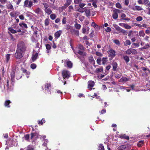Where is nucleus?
Instances as JSON below:
<instances>
[{
    "label": "nucleus",
    "mask_w": 150,
    "mask_h": 150,
    "mask_svg": "<svg viewBox=\"0 0 150 150\" xmlns=\"http://www.w3.org/2000/svg\"><path fill=\"white\" fill-rule=\"evenodd\" d=\"M25 50V45L23 42H20L18 45V48L15 55L18 59L21 58L23 57V52Z\"/></svg>",
    "instance_id": "obj_1"
},
{
    "label": "nucleus",
    "mask_w": 150,
    "mask_h": 150,
    "mask_svg": "<svg viewBox=\"0 0 150 150\" xmlns=\"http://www.w3.org/2000/svg\"><path fill=\"white\" fill-rule=\"evenodd\" d=\"M62 62H64V66L67 67L68 68H71L72 66V63L68 60H64V61L62 60Z\"/></svg>",
    "instance_id": "obj_2"
},
{
    "label": "nucleus",
    "mask_w": 150,
    "mask_h": 150,
    "mask_svg": "<svg viewBox=\"0 0 150 150\" xmlns=\"http://www.w3.org/2000/svg\"><path fill=\"white\" fill-rule=\"evenodd\" d=\"M126 53L127 54H137V52L136 50L133 48L128 49L126 51Z\"/></svg>",
    "instance_id": "obj_3"
},
{
    "label": "nucleus",
    "mask_w": 150,
    "mask_h": 150,
    "mask_svg": "<svg viewBox=\"0 0 150 150\" xmlns=\"http://www.w3.org/2000/svg\"><path fill=\"white\" fill-rule=\"evenodd\" d=\"M70 72L67 70H64L62 72V75L64 79L69 78L70 76Z\"/></svg>",
    "instance_id": "obj_4"
},
{
    "label": "nucleus",
    "mask_w": 150,
    "mask_h": 150,
    "mask_svg": "<svg viewBox=\"0 0 150 150\" xmlns=\"http://www.w3.org/2000/svg\"><path fill=\"white\" fill-rule=\"evenodd\" d=\"M33 5V3L31 1H29L28 0L25 1L24 4V6L30 8Z\"/></svg>",
    "instance_id": "obj_5"
},
{
    "label": "nucleus",
    "mask_w": 150,
    "mask_h": 150,
    "mask_svg": "<svg viewBox=\"0 0 150 150\" xmlns=\"http://www.w3.org/2000/svg\"><path fill=\"white\" fill-rule=\"evenodd\" d=\"M114 13L112 15L113 18L114 19H116L118 18V13L120 12V10L115 9L113 10Z\"/></svg>",
    "instance_id": "obj_6"
},
{
    "label": "nucleus",
    "mask_w": 150,
    "mask_h": 150,
    "mask_svg": "<svg viewBox=\"0 0 150 150\" xmlns=\"http://www.w3.org/2000/svg\"><path fill=\"white\" fill-rule=\"evenodd\" d=\"M39 137L38 134L37 133H32L31 134V139L33 141L36 140Z\"/></svg>",
    "instance_id": "obj_7"
},
{
    "label": "nucleus",
    "mask_w": 150,
    "mask_h": 150,
    "mask_svg": "<svg viewBox=\"0 0 150 150\" xmlns=\"http://www.w3.org/2000/svg\"><path fill=\"white\" fill-rule=\"evenodd\" d=\"M71 34L73 35L79 36V31L78 30H76L74 28L72 29L70 31Z\"/></svg>",
    "instance_id": "obj_8"
},
{
    "label": "nucleus",
    "mask_w": 150,
    "mask_h": 150,
    "mask_svg": "<svg viewBox=\"0 0 150 150\" xmlns=\"http://www.w3.org/2000/svg\"><path fill=\"white\" fill-rule=\"evenodd\" d=\"M90 28L89 27L87 26H83L82 29V33L85 34H88L89 33V31Z\"/></svg>",
    "instance_id": "obj_9"
},
{
    "label": "nucleus",
    "mask_w": 150,
    "mask_h": 150,
    "mask_svg": "<svg viewBox=\"0 0 150 150\" xmlns=\"http://www.w3.org/2000/svg\"><path fill=\"white\" fill-rule=\"evenodd\" d=\"M136 35H138V32L136 31H133L132 30L129 31L128 35V36L131 37L135 36Z\"/></svg>",
    "instance_id": "obj_10"
},
{
    "label": "nucleus",
    "mask_w": 150,
    "mask_h": 150,
    "mask_svg": "<svg viewBox=\"0 0 150 150\" xmlns=\"http://www.w3.org/2000/svg\"><path fill=\"white\" fill-rule=\"evenodd\" d=\"M66 2L64 6L62 7V9H64L71 4L72 0H66Z\"/></svg>",
    "instance_id": "obj_11"
},
{
    "label": "nucleus",
    "mask_w": 150,
    "mask_h": 150,
    "mask_svg": "<svg viewBox=\"0 0 150 150\" xmlns=\"http://www.w3.org/2000/svg\"><path fill=\"white\" fill-rule=\"evenodd\" d=\"M108 53L111 56V57H114L115 55V50L112 49H111L109 51Z\"/></svg>",
    "instance_id": "obj_12"
},
{
    "label": "nucleus",
    "mask_w": 150,
    "mask_h": 150,
    "mask_svg": "<svg viewBox=\"0 0 150 150\" xmlns=\"http://www.w3.org/2000/svg\"><path fill=\"white\" fill-rule=\"evenodd\" d=\"M62 33V31L61 30H59L56 32L54 34L55 38L56 39L58 38L61 35Z\"/></svg>",
    "instance_id": "obj_13"
},
{
    "label": "nucleus",
    "mask_w": 150,
    "mask_h": 150,
    "mask_svg": "<svg viewBox=\"0 0 150 150\" xmlns=\"http://www.w3.org/2000/svg\"><path fill=\"white\" fill-rule=\"evenodd\" d=\"M94 82L92 81H90L88 82V88H89L90 89H92V87L94 86Z\"/></svg>",
    "instance_id": "obj_14"
},
{
    "label": "nucleus",
    "mask_w": 150,
    "mask_h": 150,
    "mask_svg": "<svg viewBox=\"0 0 150 150\" xmlns=\"http://www.w3.org/2000/svg\"><path fill=\"white\" fill-rule=\"evenodd\" d=\"M78 54L81 56L83 57H85L86 56V53L84 52L83 51H81L80 50H79L77 52Z\"/></svg>",
    "instance_id": "obj_15"
},
{
    "label": "nucleus",
    "mask_w": 150,
    "mask_h": 150,
    "mask_svg": "<svg viewBox=\"0 0 150 150\" xmlns=\"http://www.w3.org/2000/svg\"><path fill=\"white\" fill-rule=\"evenodd\" d=\"M129 79L125 77H122L120 79V81L121 82H126L129 80Z\"/></svg>",
    "instance_id": "obj_16"
},
{
    "label": "nucleus",
    "mask_w": 150,
    "mask_h": 150,
    "mask_svg": "<svg viewBox=\"0 0 150 150\" xmlns=\"http://www.w3.org/2000/svg\"><path fill=\"white\" fill-rule=\"evenodd\" d=\"M15 71L14 70H13L11 74V80L13 81L15 77Z\"/></svg>",
    "instance_id": "obj_17"
},
{
    "label": "nucleus",
    "mask_w": 150,
    "mask_h": 150,
    "mask_svg": "<svg viewBox=\"0 0 150 150\" xmlns=\"http://www.w3.org/2000/svg\"><path fill=\"white\" fill-rule=\"evenodd\" d=\"M127 146L126 145L121 146L118 147V150H125L127 148Z\"/></svg>",
    "instance_id": "obj_18"
},
{
    "label": "nucleus",
    "mask_w": 150,
    "mask_h": 150,
    "mask_svg": "<svg viewBox=\"0 0 150 150\" xmlns=\"http://www.w3.org/2000/svg\"><path fill=\"white\" fill-rule=\"evenodd\" d=\"M38 55L37 53H36L35 54H33L32 57V59L33 62H34L37 58Z\"/></svg>",
    "instance_id": "obj_19"
},
{
    "label": "nucleus",
    "mask_w": 150,
    "mask_h": 150,
    "mask_svg": "<svg viewBox=\"0 0 150 150\" xmlns=\"http://www.w3.org/2000/svg\"><path fill=\"white\" fill-rule=\"evenodd\" d=\"M85 13L86 14V16L87 17H88L90 16V9H85Z\"/></svg>",
    "instance_id": "obj_20"
},
{
    "label": "nucleus",
    "mask_w": 150,
    "mask_h": 150,
    "mask_svg": "<svg viewBox=\"0 0 150 150\" xmlns=\"http://www.w3.org/2000/svg\"><path fill=\"white\" fill-rule=\"evenodd\" d=\"M103 68L102 67H100V68H97L95 71V72L96 73H99L103 72Z\"/></svg>",
    "instance_id": "obj_21"
},
{
    "label": "nucleus",
    "mask_w": 150,
    "mask_h": 150,
    "mask_svg": "<svg viewBox=\"0 0 150 150\" xmlns=\"http://www.w3.org/2000/svg\"><path fill=\"white\" fill-rule=\"evenodd\" d=\"M112 65L113 66V70L114 71H115L117 67V63L116 62H114L112 64Z\"/></svg>",
    "instance_id": "obj_22"
},
{
    "label": "nucleus",
    "mask_w": 150,
    "mask_h": 150,
    "mask_svg": "<svg viewBox=\"0 0 150 150\" xmlns=\"http://www.w3.org/2000/svg\"><path fill=\"white\" fill-rule=\"evenodd\" d=\"M11 103V101L9 100H6L4 103V105L5 107H7L8 108H9L10 106L9 105Z\"/></svg>",
    "instance_id": "obj_23"
},
{
    "label": "nucleus",
    "mask_w": 150,
    "mask_h": 150,
    "mask_svg": "<svg viewBox=\"0 0 150 150\" xmlns=\"http://www.w3.org/2000/svg\"><path fill=\"white\" fill-rule=\"evenodd\" d=\"M19 25L21 27L23 28H28V26L27 25L24 23H20Z\"/></svg>",
    "instance_id": "obj_24"
},
{
    "label": "nucleus",
    "mask_w": 150,
    "mask_h": 150,
    "mask_svg": "<svg viewBox=\"0 0 150 150\" xmlns=\"http://www.w3.org/2000/svg\"><path fill=\"white\" fill-rule=\"evenodd\" d=\"M45 11L48 15H50L52 13L51 10L49 8L45 9Z\"/></svg>",
    "instance_id": "obj_25"
},
{
    "label": "nucleus",
    "mask_w": 150,
    "mask_h": 150,
    "mask_svg": "<svg viewBox=\"0 0 150 150\" xmlns=\"http://www.w3.org/2000/svg\"><path fill=\"white\" fill-rule=\"evenodd\" d=\"M89 59L90 62H91L93 64H94L95 62L94 60L93 56H91L89 58Z\"/></svg>",
    "instance_id": "obj_26"
},
{
    "label": "nucleus",
    "mask_w": 150,
    "mask_h": 150,
    "mask_svg": "<svg viewBox=\"0 0 150 150\" xmlns=\"http://www.w3.org/2000/svg\"><path fill=\"white\" fill-rule=\"evenodd\" d=\"M130 44V41L128 40H126L124 43V45L125 46H127L128 45H129Z\"/></svg>",
    "instance_id": "obj_27"
},
{
    "label": "nucleus",
    "mask_w": 150,
    "mask_h": 150,
    "mask_svg": "<svg viewBox=\"0 0 150 150\" xmlns=\"http://www.w3.org/2000/svg\"><path fill=\"white\" fill-rule=\"evenodd\" d=\"M8 30L11 33H16L17 32L16 31L13 29L11 28H8Z\"/></svg>",
    "instance_id": "obj_28"
},
{
    "label": "nucleus",
    "mask_w": 150,
    "mask_h": 150,
    "mask_svg": "<svg viewBox=\"0 0 150 150\" xmlns=\"http://www.w3.org/2000/svg\"><path fill=\"white\" fill-rule=\"evenodd\" d=\"M133 9L134 10H137L138 11H141L142 10V7H141L140 6H136L135 9L134 8Z\"/></svg>",
    "instance_id": "obj_29"
},
{
    "label": "nucleus",
    "mask_w": 150,
    "mask_h": 150,
    "mask_svg": "<svg viewBox=\"0 0 150 150\" xmlns=\"http://www.w3.org/2000/svg\"><path fill=\"white\" fill-rule=\"evenodd\" d=\"M74 27L76 29L79 30L81 28V26L80 24H78L76 22L74 24Z\"/></svg>",
    "instance_id": "obj_30"
},
{
    "label": "nucleus",
    "mask_w": 150,
    "mask_h": 150,
    "mask_svg": "<svg viewBox=\"0 0 150 150\" xmlns=\"http://www.w3.org/2000/svg\"><path fill=\"white\" fill-rule=\"evenodd\" d=\"M119 31H120V32L122 33H123L124 34H125V35L127 34V31L124 29H123L121 28H120L119 30Z\"/></svg>",
    "instance_id": "obj_31"
},
{
    "label": "nucleus",
    "mask_w": 150,
    "mask_h": 150,
    "mask_svg": "<svg viewBox=\"0 0 150 150\" xmlns=\"http://www.w3.org/2000/svg\"><path fill=\"white\" fill-rule=\"evenodd\" d=\"M66 29L67 30H70V32L73 28L70 25L67 24L66 25Z\"/></svg>",
    "instance_id": "obj_32"
},
{
    "label": "nucleus",
    "mask_w": 150,
    "mask_h": 150,
    "mask_svg": "<svg viewBox=\"0 0 150 150\" xmlns=\"http://www.w3.org/2000/svg\"><path fill=\"white\" fill-rule=\"evenodd\" d=\"M35 12L37 14L41 13L42 12V11L39 8H38L36 9L35 11Z\"/></svg>",
    "instance_id": "obj_33"
},
{
    "label": "nucleus",
    "mask_w": 150,
    "mask_h": 150,
    "mask_svg": "<svg viewBox=\"0 0 150 150\" xmlns=\"http://www.w3.org/2000/svg\"><path fill=\"white\" fill-rule=\"evenodd\" d=\"M78 48L81 51H84L85 49L84 47L82 45L80 44H79V45L78 46Z\"/></svg>",
    "instance_id": "obj_34"
},
{
    "label": "nucleus",
    "mask_w": 150,
    "mask_h": 150,
    "mask_svg": "<svg viewBox=\"0 0 150 150\" xmlns=\"http://www.w3.org/2000/svg\"><path fill=\"white\" fill-rule=\"evenodd\" d=\"M139 35L140 37H144L145 35V34L143 30H141L139 32Z\"/></svg>",
    "instance_id": "obj_35"
},
{
    "label": "nucleus",
    "mask_w": 150,
    "mask_h": 150,
    "mask_svg": "<svg viewBox=\"0 0 150 150\" xmlns=\"http://www.w3.org/2000/svg\"><path fill=\"white\" fill-rule=\"evenodd\" d=\"M68 12H70L72 11L74 9V7L72 5H70L68 7Z\"/></svg>",
    "instance_id": "obj_36"
},
{
    "label": "nucleus",
    "mask_w": 150,
    "mask_h": 150,
    "mask_svg": "<svg viewBox=\"0 0 150 150\" xmlns=\"http://www.w3.org/2000/svg\"><path fill=\"white\" fill-rule=\"evenodd\" d=\"M124 59L127 63H128L129 61V57L128 56H125L123 57Z\"/></svg>",
    "instance_id": "obj_37"
},
{
    "label": "nucleus",
    "mask_w": 150,
    "mask_h": 150,
    "mask_svg": "<svg viewBox=\"0 0 150 150\" xmlns=\"http://www.w3.org/2000/svg\"><path fill=\"white\" fill-rule=\"evenodd\" d=\"M144 143L143 141H140L137 144V146L139 147H140L142 146Z\"/></svg>",
    "instance_id": "obj_38"
},
{
    "label": "nucleus",
    "mask_w": 150,
    "mask_h": 150,
    "mask_svg": "<svg viewBox=\"0 0 150 150\" xmlns=\"http://www.w3.org/2000/svg\"><path fill=\"white\" fill-rule=\"evenodd\" d=\"M56 17V16L55 14H52L50 15V18L52 20L54 19Z\"/></svg>",
    "instance_id": "obj_39"
},
{
    "label": "nucleus",
    "mask_w": 150,
    "mask_h": 150,
    "mask_svg": "<svg viewBox=\"0 0 150 150\" xmlns=\"http://www.w3.org/2000/svg\"><path fill=\"white\" fill-rule=\"evenodd\" d=\"M10 54H7L6 56V61L7 62H8L10 59Z\"/></svg>",
    "instance_id": "obj_40"
},
{
    "label": "nucleus",
    "mask_w": 150,
    "mask_h": 150,
    "mask_svg": "<svg viewBox=\"0 0 150 150\" xmlns=\"http://www.w3.org/2000/svg\"><path fill=\"white\" fill-rule=\"evenodd\" d=\"M50 87V83H47L45 85V90H48Z\"/></svg>",
    "instance_id": "obj_41"
},
{
    "label": "nucleus",
    "mask_w": 150,
    "mask_h": 150,
    "mask_svg": "<svg viewBox=\"0 0 150 150\" xmlns=\"http://www.w3.org/2000/svg\"><path fill=\"white\" fill-rule=\"evenodd\" d=\"M116 7L118 8H122V6L119 3H117L115 5Z\"/></svg>",
    "instance_id": "obj_42"
},
{
    "label": "nucleus",
    "mask_w": 150,
    "mask_h": 150,
    "mask_svg": "<svg viewBox=\"0 0 150 150\" xmlns=\"http://www.w3.org/2000/svg\"><path fill=\"white\" fill-rule=\"evenodd\" d=\"M120 137L121 138H124L127 139H128L129 138V137L126 136L125 134L120 136Z\"/></svg>",
    "instance_id": "obj_43"
},
{
    "label": "nucleus",
    "mask_w": 150,
    "mask_h": 150,
    "mask_svg": "<svg viewBox=\"0 0 150 150\" xmlns=\"http://www.w3.org/2000/svg\"><path fill=\"white\" fill-rule=\"evenodd\" d=\"M99 150H105L103 144H100L98 147Z\"/></svg>",
    "instance_id": "obj_44"
},
{
    "label": "nucleus",
    "mask_w": 150,
    "mask_h": 150,
    "mask_svg": "<svg viewBox=\"0 0 150 150\" xmlns=\"http://www.w3.org/2000/svg\"><path fill=\"white\" fill-rule=\"evenodd\" d=\"M107 57H104L102 59V64H105L106 62H107Z\"/></svg>",
    "instance_id": "obj_45"
},
{
    "label": "nucleus",
    "mask_w": 150,
    "mask_h": 150,
    "mask_svg": "<svg viewBox=\"0 0 150 150\" xmlns=\"http://www.w3.org/2000/svg\"><path fill=\"white\" fill-rule=\"evenodd\" d=\"M82 0H74V3L76 4H79L81 2Z\"/></svg>",
    "instance_id": "obj_46"
},
{
    "label": "nucleus",
    "mask_w": 150,
    "mask_h": 150,
    "mask_svg": "<svg viewBox=\"0 0 150 150\" xmlns=\"http://www.w3.org/2000/svg\"><path fill=\"white\" fill-rule=\"evenodd\" d=\"M45 120L44 119H42V120H39L38 123L39 125H42L43 123H45Z\"/></svg>",
    "instance_id": "obj_47"
},
{
    "label": "nucleus",
    "mask_w": 150,
    "mask_h": 150,
    "mask_svg": "<svg viewBox=\"0 0 150 150\" xmlns=\"http://www.w3.org/2000/svg\"><path fill=\"white\" fill-rule=\"evenodd\" d=\"M113 42L117 45H120V43L119 41L117 40H113Z\"/></svg>",
    "instance_id": "obj_48"
},
{
    "label": "nucleus",
    "mask_w": 150,
    "mask_h": 150,
    "mask_svg": "<svg viewBox=\"0 0 150 150\" xmlns=\"http://www.w3.org/2000/svg\"><path fill=\"white\" fill-rule=\"evenodd\" d=\"M124 28L126 29H129L131 28V27L130 25L125 23Z\"/></svg>",
    "instance_id": "obj_49"
},
{
    "label": "nucleus",
    "mask_w": 150,
    "mask_h": 150,
    "mask_svg": "<svg viewBox=\"0 0 150 150\" xmlns=\"http://www.w3.org/2000/svg\"><path fill=\"white\" fill-rule=\"evenodd\" d=\"M113 25V26L118 31H119L120 28V27L116 24H114Z\"/></svg>",
    "instance_id": "obj_50"
},
{
    "label": "nucleus",
    "mask_w": 150,
    "mask_h": 150,
    "mask_svg": "<svg viewBox=\"0 0 150 150\" xmlns=\"http://www.w3.org/2000/svg\"><path fill=\"white\" fill-rule=\"evenodd\" d=\"M44 6L45 9H46L48 8L49 5L47 4L46 3H44L42 4Z\"/></svg>",
    "instance_id": "obj_51"
},
{
    "label": "nucleus",
    "mask_w": 150,
    "mask_h": 150,
    "mask_svg": "<svg viewBox=\"0 0 150 150\" xmlns=\"http://www.w3.org/2000/svg\"><path fill=\"white\" fill-rule=\"evenodd\" d=\"M62 23L64 24H65L66 23V18L65 17H64L62 20Z\"/></svg>",
    "instance_id": "obj_52"
},
{
    "label": "nucleus",
    "mask_w": 150,
    "mask_h": 150,
    "mask_svg": "<svg viewBox=\"0 0 150 150\" xmlns=\"http://www.w3.org/2000/svg\"><path fill=\"white\" fill-rule=\"evenodd\" d=\"M49 19H46L45 20V25H46V26L48 25L49 24Z\"/></svg>",
    "instance_id": "obj_53"
},
{
    "label": "nucleus",
    "mask_w": 150,
    "mask_h": 150,
    "mask_svg": "<svg viewBox=\"0 0 150 150\" xmlns=\"http://www.w3.org/2000/svg\"><path fill=\"white\" fill-rule=\"evenodd\" d=\"M31 68L33 69H35L36 67V65L35 64H32L30 65Z\"/></svg>",
    "instance_id": "obj_54"
},
{
    "label": "nucleus",
    "mask_w": 150,
    "mask_h": 150,
    "mask_svg": "<svg viewBox=\"0 0 150 150\" xmlns=\"http://www.w3.org/2000/svg\"><path fill=\"white\" fill-rule=\"evenodd\" d=\"M7 8L8 9H13V5L11 4H8V5L7 6Z\"/></svg>",
    "instance_id": "obj_55"
},
{
    "label": "nucleus",
    "mask_w": 150,
    "mask_h": 150,
    "mask_svg": "<svg viewBox=\"0 0 150 150\" xmlns=\"http://www.w3.org/2000/svg\"><path fill=\"white\" fill-rule=\"evenodd\" d=\"M46 49L47 50H50L51 48V46L49 44H46L45 45Z\"/></svg>",
    "instance_id": "obj_56"
},
{
    "label": "nucleus",
    "mask_w": 150,
    "mask_h": 150,
    "mask_svg": "<svg viewBox=\"0 0 150 150\" xmlns=\"http://www.w3.org/2000/svg\"><path fill=\"white\" fill-rule=\"evenodd\" d=\"M86 5V4L83 3H80L79 4V6L81 8H83Z\"/></svg>",
    "instance_id": "obj_57"
},
{
    "label": "nucleus",
    "mask_w": 150,
    "mask_h": 150,
    "mask_svg": "<svg viewBox=\"0 0 150 150\" xmlns=\"http://www.w3.org/2000/svg\"><path fill=\"white\" fill-rule=\"evenodd\" d=\"M11 16L12 17H15L16 16V13L14 12H11L10 13Z\"/></svg>",
    "instance_id": "obj_58"
},
{
    "label": "nucleus",
    "mask_w": 150,
    "mask_h": 150,
    "mask_svg": "<svg viewBox=\"0 0 150 150\" xmlns=\"http://www.w3.org/2000/svg\"><path fill=\"white\" fill-rule=\"evenodd\" d=\"M101 61V59L99 57L98 58L97 60V63L100 65V62Z\"/></svg>",
    "instance_id": "obj_59"
},
{
    "label": "nucleus",
    "mask_w": 150,
    "mask_h": 150,
    "mask_svg": "<svg viewBox=\"0 0 150 150\" xmlns=\"http://www.w3.org/2000/svg\"><path fill=\"white\" fill-rule=\"evenodd\" d=\"M142 20V18L141 16H138L136 18V20L138 21H141Z\"/></svg>",
    "instance_id": "obj_60"
},
{
    "label": "nucleus",
    "mask_w": 150,
    "mask_h": 150,
    "mask_svg": "<svg viewBox=\"0 0 150 150\" xmlns=\"http://www.w3.org/2000/svg\"><path fill=\"white\" fill-rule=\"evenodd\" d=\"M111 29L109 27H108L105 29V30L106 32H110L111 30Z\"/></svg>",
    "instance_id": "obj_61"
},
{
    "label": "nucleus",
    "mask_w": 150,
    "mask_h": 150,
    "mask_svg": "<svg viewBox=\"0 0 150 150\" xmlns=\"http://www.w3.org/2000/svg\"><path fill=\"white\" fill-rule=\"evenodd\" d=\"M29 137L30 136L28 134H26L25 136V140H27V141H28L29 140Z\"/></svg>",
    "instance_id": "obj_62"
},
{
    "label": "nucleus",
    "mask_w": 150,
    "mask_h": 150,
    "mask_svg": "<svg viewBox=\"0 0 150 150\" xmlns=\"http://www.w3.org/2000/svg\"><path fill=\"white\" fill-rule=\"evenodd\" d=\"M96 54L97 56H102L103 55V54H101L100 52H96Z\"/></svg>",
    "instance_id": "obj_63"
},
{
    "label": "nucleus",
    "mask_w": 150,
    "mask_h": 150,
    "mask_svg": "<svg viewBox=\"0 0 150 150\" xmlns=\"http://www.w3.org/2000/svg\"><path fill=\"white\" fill-rule=\"evenodd\" d=\"M150 47L149 45L148 44H146L145 45L144 47V49L148 48Z\"/></svg>",
    "instance_id": "obj_64"
}]
</instances>
